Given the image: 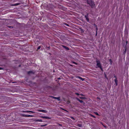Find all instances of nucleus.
Listing matches in <instances>:
<instances>
[{
    "label": "nucleus",
    "instance_id": "obj_26",
    "mask_svg": "<svg viewBox=\"0 0 129 129\" xmlns=\"http://www.w3.org/2000/svg\"><path fill=\"white\" fill-rule=\"evenodd\" d=\"M80 98H81V99H84V98L83 97H80Z\"/></svg>",
    "mask_w": 129,
    "mask_h": 129
},
{
    "label": "nucleus",
    "instance_id": "obj_24",
    "mask_svg": "<svg viewBox=\"0 0 129 129\" xmlns=\"http://www.w3.org/2000/svg\"><path fill=\"white\" fill-rule=\"evenodd\" d=\"M60 79V78H58V80H59V79Z\"/></svg>",
    "mask_w": 129,
    "mask_h": 129
},
{
    "label": "nucleus",
    "instance_id": "obj_11",
    "mask_svg": "<svg viewBox=\"0 0 129 129\" xmlns=\"http://www.w3.org/2000/svg\"><path fill=\"white\" fill-rule=\"evenodd\" d=\"M77 77L79 78V79H81L82 81H83L84 79V78H82L80 77Z\"/></svg>",
    "mask_w": 129,
    "mask_h": 129
},
{
    "label": "nucleus",
    "instance_id": "obj_3",
    "mask_svg": "<svg viewBox=\"0 0 129 129\" xmlns=\"http://www.w3.org/2000/svg\"><path fill=\"white\" fill-rule=\"evenodd\" d=\"M41 117L42 118H45V119H51V118H50L49 117H48V116H41Z\"/></svg>",
    "mask_w": 129,
    "mask_h": 129
},
{
    "label": "nucleus",
    "instance_id": "obj_21",
    "mask_svg": "<svg viewBox=\"0 0 129 129\" xmlns=\"http://www.w3.org/2000/svg\"><path fill=\"white\" fill-rule=\"evenodd\" d=\"M78 125L79 127H81V125L80 124H78Z\"/></svg>",
    "mask_w": 129,
    "mask_h": 129
},
{
    "label": "nucleus",
    "instance_id": "obj_29",
    "mask_svg": "<svg viewBox=\"0 0 129 129\" xmlns=\"http://www.w3.org/2000/svg\"><path fill=\"white\" fill-rule=\"evenodd\" d=\"M1 69H2L1 68H0V70H1Z\"/></svg>",
    "mask_w": 129,
    "mask_h": 129
},
{
    "label": "nucleus",
    "instance_id": "obj_28",
    "mask_svg": "<svg viewBox=\"0 0 129 129\" xmlns=\"http://www.w3.org/2000/svg\"><path fill=\"white\" fill-rule=\"evenodd\" d=\"M80 95H82V96L83 95L82 94H80Z\"/></svg>",
    "mask_w": 129,
    "mask_h": 129
},
{
    "label": "nucleus",
    "instance_id": "obj_22",
    "mask_svg": "<svg viewBox=\"0 0 129 129\" xmlns=\"http://www.w3.org/2000/svg\"><path fill=\"white\" fill-rule=\"evenodd\" d=\"M96 33H97V31L98 30V28L96 27Z\"/></svg>",
    "mask_w": 129,
    "mask_h": 129
},
{
    "label": "nucleus",
    "instance_id": "obj_7",
    "mask_svg": "<svg viewBox=\"0 0 129 129\" xmlns=\"http://www.w3.org/2000/svg\"><path fill=\"white\" fill-rule=\"evenodd\" d=\"M53 98L55 99H57L58 101L60 100V98L59 97H53Z\"/></svg>",
    "mask_w": 129,
    "mask_h": 129
},
{
    "label": "nucleus",
    "instance_id": "obj_20",
    "mask_svg": "<svg viewBox=\"0 0 129 129\" xmlns=\"http://www.w3.org/2000/svg\"><path fill=\"white\" fill-rule=\"evenodd\" d=\"M75 94H76L77 95H79V94L78 93H76Z\"/></svg>",
    "mask_w": 129,
    "mask_h": 129
},
{
    "label": "nucleus",
    "instance_id": "obj_32",
    "mask_svg": "<svg viewBox=\"0 0 129 129\" xmlns=\"http://www.w3.org/2000/svg\"><path fill=\"white\" fill-rule=\"evenodd\" d=\"M105 77H106V78L107 79V77H106V75H105Z\"/></svg>",
    "mask_w": 129,
    "mask_h": 129
},
{
    "label": "nucleus",
    "instance_id": "obj_8",
    "mask_svg": "<svg viewBox=\"0 0 129 129\" xmlns=\"http://www.w3.org/2000/svg\"><path fill=\"white\" fill-rule=\"evenodd\" d=\"M62 46H63V47L65 49H66L67 50H69V48L68 47H66V46H64V45H63Z\"/></svg>",
    "mask_w": 129,
    "mask_h": 129
},
{
    "label": "nucleus",
    "instance_id": "obj_16",
    "mask_svg": "<svg viewBox=\"0 0 129 129\" xmlns=\"http://www.w3.org/2000/svg\"><path fill=\"white\" fill-rule=\"evenodd\" d=\"M94 113L96 114V115H99L98 114V113H97V112H95Z\"/></svg>",
    "mask_w": 129,
    "mask_h": 129
},
{
    "label": "nucleus",
    "instance_id": "obj_1",
    "mask_svg": "<svg viewBox=\"0 0 129 129\" xmlns=\"http://www.w3.org/2000/svg\"><path fill=\"white\" fill-rule=\"evenodd\" d=\"M96 62H97L96 68H99L102 71L103 69L101 65L100 61L98 60H96Z\"/></svg>",
    "mask_w": 129,
    "mask_h": 129
},
{
    "label": "nucleus",
    "instance_id": "obj_33",
    "mask_svg": "<svg viewBox=\"0 0 129 129\" xmlns=\"http://www.w3.org/2000/svg\"><path fill=\"white\" fill-rule=\"evenodd\" d=\"M30 72H28V74H29V73H30Z\"/></svg>",
    "mask_w": 129,
    "mask_h": 129
},
{
    "label": "nucleus",
    "instance_id": "obj_19",
    "mask_svg": "<svg viewBox=\"0 0 129 129\" xmlns=\"http://www.w3.org/2000/svg\"><path fill=\"white\" fill-rule=\"evenodd\" d=\"M91 116L93 117V118H95V117L94 116H93L92 115H91Z\"/></svg>",
    "mask_w": 129,
    "mask_h": 129
},
{
    "label": "nucleus",
    "instance_id": "obj_17",
    "mask_svg": "<svg viewBox=\"0 0 129 129\" xmlns=\"http://www.w3.org/2000/svg\"><path fill=\"white\" fill-rule=\"evenodd\" d=\"M47 125V124H45L44 125H41V126H45Z\"/></svg>",
    "mask_w": 129,
    "mask_h": 129
},
{
    "label": "nucleus",
    "instance_id": "obj_30",
    "mask_svg": "<svg viewBox=\"0 0 129 129\" xmlns=\"http://www.w3.org/2000/svg\"><path fill=\"white\" fill-rule=\"evenodd\" d=\"M109 61H110L111 62V59H110V60H109Z\"/></svg>",
    "mask_w": 129,
    "mask_h": 129
},
{
    "label": "nucleus",
    "instance_id": "obj_23",
    "mask_svg": "<svg viewBox=\"0 0 129 129\" xmlns=\"http://www.w3.org/2000/svg\"><path fill=\"white\" fill-rule=\"evenodd\" d=\"M71 118L73 120H74L75 119L73 117H71Z\"/></svg>",
    "mask_w": 129,
    "mask_h": 129
},
{
    "label": "nucleus",
    "instance_id": "obj_31",
    "mask_svg": "<svg viewBox=\"0 0 129 129\" xmlns=\"http://www.w3.org/2000/svg\"><path fill=\"white\" fill-rule=\"evenodd\" d=\"M73 63L76 64V63H75V62H73Z\"/></svg>",
    "mask_w": 129,
    "mask_h": 129
},
{
    "label": "nucleus",
    "instance_id": "obj_2",
    "mask_svg": "<svg viewBox=\"0 0 129 129\" xmlns=\"http://www.w3.org/2000/svg\"><path fill=\"white\" fill-rule=\"evenodd\" d=\"M87 3L91 6H93L94 5L93 2L91 0H89V1H88Z\"/></svg>",
    "mask_w": 129,
    "mask_h": 129
},
{
    "label": "nucleus",
    "instance_id": "obj_27",
    "mask_svg": "<svg viewBox=\"0 0 129 129\" xmlns=\"http://www.w3.org/2000/svg\"><path fill=\"white\" fill-rule=\"evenodd\" d=\"M114 77L115 78H117L116 76H114Z\"/></svg>",
    "mask_w": 129,
    "mask_h": 129
},
{
    "label": "nucleus",
    "instance_id": "obj_18",
    "mask_svg": "<svg viewBox=\"0 0 129 129\" xmlns=\"http://www.w3.org/2000/svg\"><path fill=\"white\" fill-rule=\"evenodd\" d=\"M40 48H41V46H39L38 47V49H40Z\"/></svg>",
    "mask_w": 129,
    "mask_h": 129
},
{
    "label": "nucleus",
    "instance_id": "obj_10",
    "mask_svg": "<svg viewBox=\"0 0 129 129\" xmlns=\"http://www.w3.org/2000/svg\"><path fill=\"white\" fill-rule=\"evenodd\" d=\"M20 3H16L15 4H14L12 5V6H16L19 5H20Z\"/></svg>",
    "mask_w": 129,
    "mask_h": 129
},
{
    "label": "nucleus",
    "instance_id": "obj_12",
    "mask_svg": "<svg viewBox=\"0 0 129 129\" xmlns=\"http://www.w3.org/2000/svg\"><path fill=\"white\" fill-rule=\"evenodd\" d=\"M115 83L116 85H117V78H115Z\"/></svg>",
    "mask_w": 129,
    "mask_h": 129
},
{
    "label": "nucleus",
    "instance_id": "obj_9",
    "mask_svg": "<svg viewBox=\"0 0 129 129\" xmlns=\"http://www.w3.org/2000/svg\"><path fill=\"white\" fill-rule=\"evenodd\" d=\"M35 120V121L36 122H42V120L41 119H37Z\"/></svg>",
    "mask_w": 129,
    "mask_h": 129
},
{
    "label": "nucleus",
    "instance_id": "obj_34",
    "mask_svg": "<svg viewBox=\"0 0 129 129\" xmlns=\"http://www.w3.org/2000/svg\"><path fill=\"white\" fill-rule=\"evenodd\" d=\"M67 26H69V25H68V24H67Z\"/></svg>",
    "mask_w": 129,
    "mask_h": 129
},
{
    "label": "nucleus",
    "instance_id": "obj_4",
    "mask_svg": "<svg viewBox=\"0 0 129 129\" xmlns=\"http://www.w3.org/2000/svg\"><path fill=\"white\" fill-rule=\"evenodd\" d=\"M38 111L40 112H43L44 113H47V111L44 110H39Z\"/></svg>",
    "mask_w": 129,
    "mask_h": 129
},
{
    "label": "nucleus",
    "instance_id": "obj_13",
    "mask_svg": "<svg viewBox=\"0 0 129 129\" xmlns=\"http://www.w3.org/2000/svg\"><path fill=\"white\" fill-rule=\"evenodd\" d=\"M34 116L33 115H28L27 116V117H33Z\"/></svg>",
    "mask_w": 129,
    "mask_h": 129
},
{
    "label": "nucleus",
    "instance_id": "obj_5",
    "mask_svg": "<svg viewBox=\"0 0 129 129\" xmlns=\"http://www.w3.org/2000/svg\"><path fill=\"white\" fill-rule=\"evenodd\" d=\"M23 112H25V113H29V112H31V113H34V112L31 111H23Z\"/></svg>",
    "mask_w": 129,
    "mask_h": 129
},
{
    "label": "nucleus",
    "instance_id": "obj_14",
    "mask_svg": "<svg viewBox=\"0 0 129 129\" xmlns=\"http://www.w3.org/2000/svg\"><path fill=\"white\" fill-rule=\"evenodd\" d=\"M77 99L80 103H82L83 102V101L82 100H80L79 99H78L77 98Z\"/></svg>",
    "mask_w": 129,
    "mask_h": 129
},
{
    "label": "nucleus",
    "instance_id": "obj_15",
    "mask_svg": "<svg viewBox=\"0 0 129 129\" xmlns=\"http://www.w3.org/2000/svg\"><path fill=\"white\" fill-rule=\"evenodd\" d=\"M27 115H26V114H24L23 115V116L25 117H27Z\"/></svg>",
    "mask_w": 129,
    "mask_h": 129
},
{
    "label": "nucleus",
    "instance_id": "obj_6",
    "mask_svg": "<svg viewBox=\"0 0 129 129\" xmlns=\"http://www.w3.org/2000/svg\"><path fill=\"white\" fill-rule=\"evenodd\" d=\"M85 17L87 21L88 22L89 21V19L87 15H85Z\"/></svg>",
    "mask_w": 129,
    "mask_h": 129
},
{
    "label": "nucleus",
    "instance_id": "obj_25",
    "mask_svg": "<svg viewBox=\"0 0 129 129\" xmlns=\"http://www.w3.org/2000/svg\"><path fill=\"white\" fill-rule=\"evenodd\" d=\"M62 109V110H64V111H67L66 110H64V109Z\"/></svg>",
    "mask_w": 129,
    "mask_h": 129
}]
</instances>
